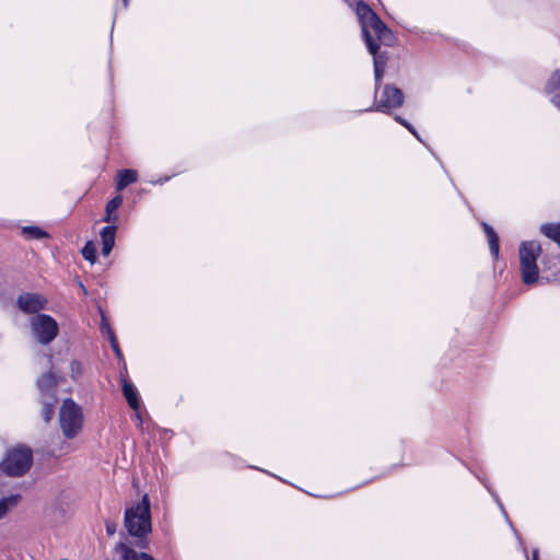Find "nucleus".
<instances>
[{
  "mask_svg": "<svg viewBox=\"0 0 560 560\" xmlns=\"http://www.w3.org/2000/svg\"><path fill=\"white\" fill-rule=\"evenodd\" d=\"M362 35L370 54L373 55L374 68H384L387 63L386 54H380L381 45L392 46L395 42L393 32L380 19V16L363 1H359L355 5Z\"/></svg>",
  "mask_w": 560,
  "mask_h": 560,
  "instance_id": "1",
  "label": "nucleus"
},
{
  "mask_svg": "<svg viewBox=\"0 0 560 560\" xmlns=\"http://www.w3.org/2000/svg\"><path fill=\"white\" fill-rule=\"evenodd\" d=\"M124 525L130 536L139 539L145 538L151 533V503L148 494H144L140 502L126 508Z\"/></svg>",
  "mask_w": 560,
  "mask_h": 560,
  "instance_id": "2",
  "label": "nucleus"
},
{
  "mask_svg": "<svg viewBox=\"0 0 560 560\" xmlns=\"http://www.w3.org/2000/svg\"><path fill=\"white\" fill-rule=\"evenodd\" d=\"M541 253V246L536 241H524L518 248L522 280L532 285L539 279L537 258Z\"/></svg>",
  "mask_w": 560,
  "mask_h": 560,
  "instance_id": "3",
  "label": "nucleus"
},
{
  "mask_svg": "<svg viewBox=\"0 0 560 560\" xmlns=\"http://www.w3.org/2000/svg\"><path fill=\"white\" fill-rule=\"evenodd\" d=\"M32 463V450L27 446L19 445L7 452L0 466L5 475L10 477H21L30 470Z\"/></svg>",
  "mask_w": 560,
  "mask_h": 560,
  "instance_id": "4",
  "label": "nucleus"
},
{
  "mask_svg": "<svg viewBox=\"0 0 560 560\" xmlns=\"http://www.w3.org/2000/svg\"><path fill=\"white\" fill-rule=\"evenodd\" d=\"M59 423L61 431L67 439L75 438L82 430V409L70 398L65 399L60 407Z\"/></svg>",
  "mask_w": 560,
  "mask_h": 560,
  "instance_id": "5",
  "label": "nucleus"
},
{
  "mask_svg": "<svg viewBox=\"0 0 560 560\" xmlns=\"http://www.w3.org/2000/svg\"><path fill=\"white\" fill-rule=\"evenodd\" d=\"M31 330L40 345H49L58 336L59 326L57 322L47 314H36L30 322Z\"/></svg>",
  "mask_w": 560,
  "mask_h": 560,
  "instance_id": "6",
  "label": "nucleus"
},
{
  "mask_svg": "<svg viewBox=\"0 0 560 560\" xmlns=\"http://www.w3.org/2000/svg\"><path fill=\"white\" fill-rule=\"evenodd\" d=\"M404 93L400 89L392 84H386L380 92L378 98L375 94V103L366 112L389 113L392 109L399 108L404 104Z\"/></svg>",
  "mask_w": 560,
  "mask_h": 560,
  "instance_id": "7",
  "label": "nucleus"
},
{
  "mask_svg": "<svg viewBox=\"0 0 560 560\" xmlns=\"http://www.w3.org/2000/svg\"><path fill=\"white\" fill-rule=\"evenodd\" d=\"M47 300L39 293H23L18 296V307L27 314H35L46 307Z\"/></svg>",
  "mask_w": 560,
  "mask_h": 560,
  "instance_id": "8",
  "label": "nucleus"
},
{
  "mask_svg": "<svg viewBox=\"0 0 560 560\" xmlns=\"http://www.w3.org/2000/svg\"><path fill=\"white\" fill-rule=\"evenodd\" d=\"M58 381L56 375L52 372L44 373L37 380V388L40 394V399L45 396L56 395Z\"/></svg>",
  "mask_w": 560,
  "mask_h": 560,
  "instance_id": "9",
  "label": "nucleus"
},
{
  "mask_svg": "<svg viewBox=\"0 0 560 560\" xmlns=\"http://www.w3.org/2000/svg\"><path fill=\"white\" fill-rule=\"evenodd\" d=\"M115 551L120 556L121 560H154L151 555L138 552L124 542H118L115 547Z\"/></svg>",
  "mask_w": 560,
  "mask_h": 560,
  "instance_id": "10",
  "label": "nucleus"
},
{
  "mask_svg": "<svg viewBox=\"0 0 560 560\" xmlns=\"http://www.w3.org/2000/svg\"><path fill=\"white\" fill-rule=\"evenodd\" d=\"M116 225L110 224L101 230L100 236L102 241V254L108 256L115 246Z\"/></svg>",
  "mask_w": 560,
  "mask_h": 560,
  "instance_id": "11",
  "label": "nucleus"
},
{
  "mask_svg": "<svg viewBox=\"0 0 560 560\" xmlns=\"http://www.w3.org/2000/svg\"><path fill=\"white\" fill-rule=\"evenodd\" d=\"M122 394L130 406V408L135 411L140 409V398L138 396V392L133 384L124 380L122 382Z\"/></svg>",
  "mask_w": 560,
  "mask_h": 560,
  "instance_id": "12",
  "label": "nucleus"
},
{
  "mask_svg": "<svg viewBox=\"0 0 560 560\" xmlns=\"http://www.w3.org/2000/svg\"><path fill=\"white\" fill-rule=\"evenodd\" d=\"M138 180V173L135 170H121L116 176V189L124 190L128 185Z\"/></svg>",
  "mask_w": 560,
  "mask_h": 560,
  "instance_id": "13",
  "label": "nucleus"
},
{
  "mask_svg": "<svg viewBox=\"0 0 560 560\" xmlns=\"http://www.w3.org/2000/svg\"><path fill=\"white\" fill-rule=\"evenodd\" d=\"M20 500V494H10L0 498V521L7 517V515L18 506Z\"/></svg>",
  "mask_w": 560,
  "mask_h": 560,
  "instance_id": "14",
  "label": "nucleus"
},
{
  "mask_svg": "<svg viewBox=\"0 0 560 560\" xmlns=\"http://www.w3.org/2000/svg\"><path fill=\"white\" fill-rule=\"evenodd\" d=\"M121 203H122L121 196H116L113 199H110L106 203L105 217H104L103 221L114 224L118 219L117 214H115V211L121 206Z\"/></svg>",
  "mask_w": 560,
  "mask_h": 560,
  "instance_id": "15",
  "label": "nucleus"
},
{
  "mask_svg": "<svg viewBox=\"0 0 560 560\" xmlns=\"http://www.w3.org/2000/svg\"><path fill=\"white\" fill-rule=\"evenodd\" d=\"M57 401V395L45 396L40 399L43 405L42 417L45 422H49L52 419Z\"/></svg>",
  "mask_w": 560,
  "mask_h": 560,
  "instance_id": "16",
  "label": "nucleus"
},
{
  "mask_svg": "<svg viewBox=\"0 0 560 560\" xmlns=\"http://www.w3.org/2000/svg\"><path fill=\"white\" fill-rule=\"evenodd\" d=\"M482 228L488 237L490 253L494 258H498L500 249L499 237L494 230L492 229V226H490L489 224L483 222Z\"/></svg>",
  "mask_w": 560,
  "mask_h": 560,
  "instance_id": "17",
  "label": "nucleus"
},
{
  "mask_svg": "<svg viewBox=\"0 0 560 560\" xmlns=\"http://www.w3.org/2000/svg\"><path fill=\"white\" fill-rule=\"evenodd\" d=\"M22 234L28 240H42L49 237L46 231L35 225L23 226Z\"/></svg>",
  "mask_w": 560,
  "mask_h": 560,
  "instance_id": "18",
  "label": "nucleus"
},
{
  "mask_svg": "<svg viewBox=\"0 0 560 560\" xmlns=\"http://www.w3.org/2000/svg\"><path fill=\"white\" fill-rule=\"evenodd\" d=\"M540 232L560 245V224H542L540 226Z\"/></svg>",
  "mask_w": 560,
  "mask_h": 560,
  "instance_id": "19",
  "label": "nucleus"
},
{
  "mask_svg": "<svg viewBox=\"0 0 560 560\" xmlns=\"http://www.w3.org/2000/svg\"><path fill=\"white\" fill-rule=\"evenodd\" d=\"M81 253L83 258L90 261L91 264H94L96 261V247L92 241L85 243Z\"/></svg>",
  "mask_w": 560,
  "mask_h": 560,
  "instance_id": "20",
  "label": "nucleus"
},
{
  "mask_svg": "<svg viewBox=\"0 0 560 560\" xmlns=\"http://www.w3.org/2000/svg\"><path fill=\"white\" fill-rule=\"evenodd\" d=\"M556 90H560V69L552 73L551 78L549 79L546 85V91L548 93H551Z\"/></svg>",
  "mask_w": 560,
  "mask_h": 560,
  "instance_id": "21",
  "label": "nucleus"
},
{
  "mask_svg": "<svg viewBox=\"0 0 560 560\" xmlns=\"http://www.w3.org/2000/svg\"><path fill=\"white\" fill-rule=\"evenodd\" d=\"M71 378L79 380L83 374V365L78 360H72L70 363Z\"/></svg>",
  "mask_w": 560,
  "mask_h": 560,
  "instance_id": "22",
  "label": "nucleus"
},
{
  "mask_svg": "<svg viewBox=\"0 0 560 560\" xmlns=\"http://www.w3.org/2000/svg\"><path fill=\"white\" fill-rule=\"evenodd\" d=\"M394 119L400 125H402L408 131H410L419 141H421L419 133L409 121H407L406 119L398 115H396Z\"/></svg>",
  "mask_w": 560,
  "mask_h": 560,
  "instance_id": "23",
  "label": "nucleus"
},
{
  "mask_svg": "<svg viewBox=\"0 0 560 560\" xmlns=\"http://www.w3.org/2000/svg\"><path fill=\"white\" fill-rule=\"evenodd\" d=\"M385 69L384 68H374V77H375V93L378 94L380 84L383 78Z\"/></svg>",
  "mask_w": 560,
  "mask_h": 560,
  "instance_id": "24",
  "label": "nucleus"
},
{
  "mask_svg": "<svg viewBox=\"0 0 560 560\" xmlns=\"http://www.w3.org/2000/svg\"><path fill=\"white\" fill-rule=\"evenodd\" d=\"M109 342H110V346L115 352V354L118 357V358H121V351H120V348L118 346V341H117V338L115 336L114 332H110V338L108 339Z\"/></svg>",
  "mask_w": 560,
  "mask_h": 560,
  "instance_id": "25",
  "label": "nucleus"
},
{
  "mask_svg": "<svg viewBox=\"0 0 560 560\" xmlns=\"http://www.w3.org/2000/svg\"><path fill=\"white\" fill-rule=\"evenodd\" d=\"M101 331L106 335L108 339L110 338V332H114L104 317L102 318Z\"/></svg>",
  "mask_w": 560,
  "mask_h": 560,
  "instance_id": "26",
  "label": "nucleus"
},
{
  "mask_svg": "<svg viewBox=\"0 0 560 560\" xmlns=\"http://www.w3.org/2000/svg\"><path fill=\"white\" fill-rule=\"evenodd\" d=\"M106 532L108 535H114L116 533V525L114 523L106 524Z\"/></svg>",
  "mask_w": 560,
  "mask_h": 560,
  "instance_id": "27",
  "label": "nucleus"
},
{
  "mask_svg": "<svg viewBox=\"0 0 560 560\" xmlns=\"http://www.w3.org/2000/svg\"><path fill=\"white\" fill-rule=\"evenodd\" d=\"M551 103L560 109V94H556L551 97Z\"/></svg>",
  "mask_w": 560,
  "mask_h": 560,
  "instance_id": "28",
  "label": "nucleus"
},
{
  "mask_svg": "<svg viewBox=\"0 0 560 560\" xmlns=\"http://www.w3.org/2000/svg\"><path fill=\"white\" fill-rule=\"evenodd\" d=\"M136 419L138 420L137 425H138V427H142V422H143V420H142V416H141V413L139 412V410H138V411H136Z\"/></svg>",
  "mask_w": 560,
  "mask_h": 560,
  "instance_id": "29",
  "label": "nucleus"
},
{
  "mask_svg": "<svg viewBox=\"0 0 560 560\" xmlns=\"http://www.w3.org/2000/svg\"><path fill=\"white\" fill-rule=\"evenodd\" d=\"M533 560H539V558H538V550L537 549H535L533 551Z\"/></svg>",
  "mask_w": 560,
  "mask_h": 560,
  "instance_id": "30",
  "label": "nucleus"
},
{
  "mask_svg": "<svg viewBox=\"0 0 560 560\" xmlns=\"http://www.w3.org/2000/svg\"><path fill=\"white\" fill-rule=\"evenodd\" d=\"M80 290H82L84 293H86V290L82 283H80Z\"/></svg>",
  "mask_w": 560,
  "mask_h": 560,
  "instance_id": "31",
  "label": "nucleus"
},
{
  "mask_svg": "<svg viewBox=\"0 0 560 560\" xmlns=\"http://www.w3.org/2000/svg\"><path fill=\"white\" fill-rule=\"evenodd\" d=\"M122 3H124V7L127 8L128 7V0H122Z\"/></svg>",
  "mask_w": 560,
  "mask_h": 560,
  "instance_id": "32",
  "label": "nucleus"
},
{
  "mask_svg": "<svg viewBox=\"0 0 560 560\" xmlns=\"http://www.w3.org/2000/svg\"><path fill=\"white\" fill-rule=\"evenodd\" d=\"M61 560H68V559H61Z\"/></svg>",
  "mask_w": 560,
  "mask_h": 560,
  "instance_id": "33",
  "label": "nucleus"
}]
</instances>
